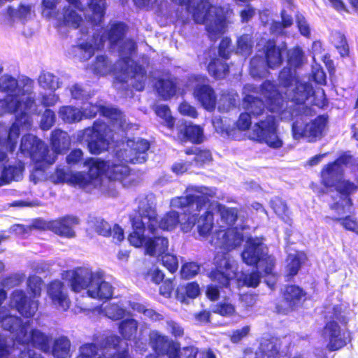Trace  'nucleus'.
Wrapping results in <instances>:
<instances>
[{"mask_svg":"<svg viewBox=\"0 0 358 358\" xmlns=\"http://www.w3.org/2000/svg\"><path fill=\"white\" fill-rule=\"evenodd\" d=\"M213 6L208 0H199L192 7V17L196 23L206 24V29L211 41H216L222 34L224 21L216 18L212 24L210 11Z\"/></svg>","mask_w":358,"mask_h":358,"instance_id":"nucleus-8","label":"nucleus"},{"mask_svg":"<svg viewBox=\"0 0 358 358\" xmlns=\"http://www.w3.org/2000/svg\"><path fill=\"white\" fill-rule=\"evenodd\" d=\"M29 327L21 331L17 336V343L27 347H32L45 353L50 352L52 338L36 328L28 331Z\"/></svg>","mask_w":358,"mask_h":358,"instance_id":"nucleus-12","label":"nucleus"},{"mask_svg":"<svg viewBox=\"0 0 358 358\" xmlns=\"http://www.w3.org/2000/svg\"><path fill=\"white\" fill-rule=\"evenodd\" d=\"M131 62H133V61L129 56L120 57L117 61L120 71L122 73H128L131 68L132 73L131 78L134 79L132 87L138 92H142L145 89V82L148 78L147 72L143 66L137 63L131 66Z\"/></svg>","mask_w":358,"mask_h":358,"instance_id":"nucleus-16","label":"nucleus"},{"mask_svg":"<svg viewBox=\"0 0 358 358\" xmlns=\"http://www.w3.org/2000/svg\"><path fill=\"white\" fill-rule=\"evenodd\" d=\"M128 28L127 24L122 22H113L108 29L105 30L101 37V42L108 41L110 47L117 45L124 38Z\"/></svg>","mask_w":358,"mask_h":358,"instance_id":"nucleus-30","label":"nucleus"},{"mask_svg":"<svg viewBox=\"0 0 358 358\" xmlns=\"http://www.w3.org/2000/svg\"><path fill=\"white\" fill-rule=\"evenodd\" d=\"M207 71L214 78L223 79L229 74V66L224 60L214 57L208 64Z\"/></svg>","mask_w":358,"mask_h":358,"instance_id":"nucleus-37","label":"nucleus"},{"mask_svg":"<svg viewBox=\"0 0 358 358\" xmlns=\"http://www.w3.org/2000/svg\"><path fill=\"white\" fill-rule=\"evenodd\" d=\"M294 70L291 67L282 68L278 74L279 83L284 87L292 86L295 82V87L291 99L293 103V112L295 120L292 125V131L295 138H307L309 142L313 138V109L306 104V101L313 96V89L308 83H301L296 78Z\"/></svg>","mask_w":358,"mask_h":358,"instance_id":"nucleus-2","label":"nucleus"},{"mask_svg":"<svg viewBox=\"0 0 358 358\" xmlns=\"http://www.w3.org/2000/svg\"><path fill=\"white\" fill-rule=\"evenodd\" d=\"M47 294L55 306L64 310H66L69 308L70 300L64 291V285L61 280L50 281L47 286Z\"/></svg>","mask_w":358,"mask_h":358,"instance_id":"nucleus-27","label":"nucleus"},{"mask_svg":"<svg viewBox=\"0 0 358 358\" xmlns=\"http://www.w3.org/2000/svg\"><path fill=\"white\" fill-rule=\"evenodd\" d=\"M185 196H177L171 200V205L185 213L192 210L200 212L216 195L215 192L205 186H192L186 189Z\"/></svg>","mask_w":358,"mask_h":358,"instance_id":"nucleus-5","label":"nucleus"},{"mask_svg":"<svg viewBox=\"0 0 358 358\" xmlns=\"http://www.w3.org/2000/svg\"><path fill=\"white\" fill-rule=\"evenodd\" d=\"M197 84L193 90L194 99L208 111H213L217 103V95L214 89L207 84L208 78L204 76H196L194 77Z\"/></svg>","mask_w":358,"mask_h":358,"instance_id":"nucleus-13","label":"nucleus"},{"mask_svg":"<svg viewBox=\"0 0 358 358\" xmlns=\"http://www.w3.org/2000/svg\"><path fill=\"white\" fill-rule=\"evenodd\" d=\"M87 294L92 299L106 301L113 297V287L103 280L101 273H96L92 287L87 290Z\"/></svg>","mask_w":358,"mask_h":358,"instance_id":"nucleus-26","label":"nucleus"},{"mask_svg":"<svg viewBox=\"0 0 358 358\" xmlns=\"http://www.w3.org/2000/svg\"><path fill=\"white\" fill-rule=\"evenodd\" d=\"M352 155L349 151L344 152L333 162L328 164L322 171V182L327 187H332L336 185L338 175L343 173L342 166H347L352 163Z\"/></svg>","mask_w":358,"mask_h":358,"instance_id":"nucleus-14","label":"nucleus"},{"mask_svg":"<svg viewBox=\"0 0 358 358\" xmlns=\"http://www.w3.org/2000/svg\"><path fill=\"white\" fill-rule=\"evenodd\" d=\"M38 82L39 85L45 90H55L57 87V81L56 77L49 72L41 73Z\"/></svg>","mask_w":358,"mask_h":358,"instance_id":"nucleus-53","label":"nucleus"},{"mask_svg":"<svg viewBox=\"0 0 358 358\" xmlns=\"http://www.w3.org/2000/svg\"><path fill=\"white\" fill-rule=\"evenodd\" d=\"M322 336L329 338L327 348L330 352L339 350L347 345L339 324L334 320H329L326 322L322 329Z\"/></svg>","mask_w":358,"mask_h":358,"instance_id":"nucleus-19","label":"nucleus"},{"mask_svg":"<svg viewBox=\"0 0 358 358\" xmlns=\"http://www.w3.org/2000/svg\"><path fill=\"white\" fill-rule=\"evenodd\" d=\"M65 275L66 278L69 277L67 280L71 289L76 293H79L82 290L91 288L96 273L83 268H77L66 271Z\"/></svg>","mask_w":358,"mask_h":358,"instance_id":"nucleus-17","label":"nucleus"},{"mask_svg":"<svg viewBox=\"0 0 358 358\" xmlns=\"http://www.w3.org/2000/svg\"><path fill=\"white\" fill-rule=\"evenodd\" d=\"M77 223V219L70 216H64L56 220H52L51 231L61 237L73 238L76 233L73 227Z\"/></svg>","mask_w":358,"mask_h":358,"instance_id":"nucleus-29","label":"nucleus"},{"mask_svg":"<svg viewBox=\"0 0 358 358\" xmlns=\"http://www.w3.org/2000/svg\"><path fill=\"white\" fill-rule=\"evenodd\" d=\"M264 255L263 243L256 238H248L241 253L243 262L248 266H257Z\"/></svg>","mask_w":358,"mask_h":358,"instance_id":"nucleus-25","label":"nucleus"},{"mask_svg":"<svg viewBox=\"0 0 358 358\" xmlns=\"http://www.w3.org/2000/svg\"><path fill=\"white\" fill-rule=\"evenodd\" d=\"M181 289L185 292L182 299H195L200 294V287L196 281L187 283L184 286H181L177 289V296H178L179 289Z\"/></svg>","mask_w":358,"mask_h":358,"instance_id":"nucleus-56","label":"nucleus"},{"mask_svg":"<svg viewBox=\"0 0 358 358\" xmlns=\"http://www.w3.org/2000/svg\"><path fill=\"white\" fill-rule=\"evenodd\" d=\"M332 40L335 48L338 51L341 57L349 56V46L345 35L341 31H335L332 34Z\"/></svg>","mask_w":358,"mask_h":358,"instance_id":"nucleus-47","label":"nucleus"},{"mask_svg":"<svg viewBox=\"0 0 358 358\" xmlns=\"http://www.w3.org/2000/svg\"><path fill=\"white\" fill-rule=\"evenodd\" d=\"M122 338L117 334L103 336L96 343H86L81 345L76 358H131L129 345L121 349Z\"/></svg>","mask_w":358,"mask_h":358,"instance_id":"nucleus-3","label":"nucleus"},{"mask_svg":"<svg viewBox=\"0 0 358 358\" xmlns=\"http://www.w3.org/2000/svg\"><path fill=\"white\" fill-rule=\"evenodd\" d=\"M150 342L153 350L157 355H167L168 358L176 357L178 343L169 339L168 336L155 332L150 336Z\"/></svg>","mask_w":358,"mask_h":358,"instance_id":"nucleus-24","label":"nucleus"},{"mask_svg":"<svg viewBox=\"0 0 358 358\" xmlns=\"http://www.w3.org/2000/svg\"><path fill=\"white\" fill-rule=\"evenodd\" d=\"M260 347L263 352L268 355L270 358H278L279 357L280 348L276 343L271 340H266L261 343Z\"/></svg>","mask_w":358,"mask_h":358,"instance_id":"nucleus-64","label":"nucleus"},{"mask_svg":"<svg viewBox=\"0 0 358 358\" xmlns=\"http://www.w3.org/2000/svg\"><path fill=\"white\" fill-rule=\"evenodd\" d=\"M19 150L25 157H29L39 166L50 165L55 162V155H49V147L42 140L30 134L24 135L20 141ZM41 169V167H36Z\"/></svg>","mask_w":358,"mask_h":358,"instance_id":"nucleus-6","label":"nucleus"},{"mask_svg":"<svg viewBox=\"0 0 358 358\" xmlns=\"http://www.w3.org/2000/svg\"><path fill=\"white\" fill-rule=\"evenodd\" d=\"M0 91L7 94L10 98L0 100L2 113H15V122L9 129L3 124H0V145L8 151H15L20 137V130H29L31 127V118L29 111L35 103V99L27 96L24 99H18L24 94V90L18 87L17 80L11 76L6 75L0 78Z\"/></svg>","mask_w":358,"mask_h":358,"instance_id":"nucleus-1","label":"nucleus"},{"mask_svg":"<svg viewBox=\"0 0 358 358\" xmlns=\"http://www.w3.org/2000/svg\"><path fill=\"white\" fill-rule=\"evenodd\" d=\"M177 137L182 143L201 144L204 141L203 129L200 125L182 121L177 126Z\"/></svg>","mask_w":358,"mask_h":358,"instance_id":"nucleus-23","label":"nucleus"},{"mask_svg":"<svg viewBox=\"0 0 358 358\" xmlns=\"http://www.w3.org/2000/svg\"><path fill=\"white\" fill-rule=\"evenodd\" d=\"M200 271V265L196 262H189L182 264L180 276L182 279H190L196 276Z\"/></svg>","mask_w":358,"mask_h":358,"instance_id":"nucleus-55","label":"nucleus"},{"mask_svg":"<svg viewBox=\"0 0 358 358\" xmlns=\"http://www.w3.org/2000/svg\"><path fill=\"white\" fill-rule=\"evenodd\" d=\"M132 231L128 235V241L135 248L145 246L146 237L145 229L154 234L157 231V213L155 208L150 206L138 209L131 218Z\"/></svg>","mask_w":358,"mask_h":358,"instance_id":"nucleus-4","label":"nucleus"},{"mask_svg":"<svg viewBox=\"0 0 358 358\" xmlns=\"http://www.w3.org/2000/svg\"><path fill=\"white\" fill-rule=\"evenodd\" d=\"M282 50L273 39H268L265 42L263 51L264 61L268 68L275 69L282 64Z\"/></svg>","mask_w":358,"mask_h":358,"instance_id":"nucleus-28","label":"nucleus"},{"mask_svg":"<svg viewBox=\"0 0 358 358\" xmlns=\"http://www.w3.org/2000/svg\"><path fill=\"white\" fill-rule=\"evenodd\" d=\"M111 130L103 122L94 121L92 127L84 129L83 138L87 143L89 152L98 155L106 151L110 144Z\"/></svg>","mask_w":358,"mask_h":358,"instance_id":"nucleus-7","label":"nucleus"},{"mask_svg":"<svg viewBox=\"0 0 358 358\" xmlns=\"http://www.w3.org/2000/svg\"><path fill=\"white\" fill-rule=\"evenodd\" d=\"M261 95L266 99L268 110L272 113H280L283 109V99L275 85L264 80L259 87Z\"/></svg>","mask_w":358,"mask_h":358,"instance_id":"nucleus-22","label":"nucleus"},{"mask_svg":"<svg viewBox=\"0 0 358 358\" xmlns=\"http://www.w3.org/2000/svg\"><path fill=\"white\" fill-rule=\"evenodd\" d=\"M30 322H22V320L16 315L7 313L3 310V317L1 319V327L6 331L15 334V340L17 342V336L21 331L29 327Z\"/></svg>","mask_w":358,"mask_h":358,"instance_id":"nucleus-31","label":"nucleus"},{"mask_svg":"<svg viewBox=\"0 0 358 358\" xmlns=\"http://www.w3.org/2000/svg\"><path fill=\"white\" fill-rule=\"evenodd\" d=\"M231 264L227 259L222 257L216 260L215 267L208 273V277L220 288H229L231 280Z\"/></svg>","mask_w":358,"mask_h":358,"instance_id":"nucleus-20","label":"nucleus"},{"mask_svg":"<svg viewBox=\"0 0 358 358\" xmlns=\"http://www.w3.org/2000/svg\"><path fill=\"white\" fill-rule=\"evenodd\" d=\"M243 108L254 117L262 115L265 110L266 106L263 100L251 94H246L243 98Z\"/></svg>","mask_w":358,"mask_h":358,"instance_id":"nucleus-35","label":"nucleus"},{"mask_svg":"<svg viewBox=\"0 0 358 358\" xmlns=\"http://www.w3.org/2000/svg\"><path fill=\"white\" fill-rule=\"evenodd\" d=\"M88 6L92 10L93 20L101 22L106 12V0H89Z\"/></svg>","mask_w":358,"mask_h":358,"instance_id":"nucleus-48","label":"nucleus"},{"mask_svg":"<svg viewBox=\"0 0 358 358\" xmlns=\"http://www.w3.org/2000/svg\"><path fill=\"white\" fill-rule=\"evenodd\" d=\"M169 249V240L166 237L155 236L148 238L145 243V254L152 257H159Z\"/></svg>","mask_w":358,"mask_h":358,"instance_id":"nucleus-33","label":"nucleus"},{"mask_svg":"<svg viewBox=\"0 0 358 358\" xmlns=\"http://www.w3.org/2000/svg\"><path fill=\"white\" fill-rule=\"evenodd\" d=\"M303 57V51L298 47L294 48L287 52V64L289 67L297 68L302 64Z\"/></svg>","mask_w":358,"mask_h":358,"instance_id":"nucleus-57","label":"nucleus"},{"mask_svg":"<svg viewBox=\"0 0 358 358\" xmlns=\"http://www.w3.org/2000/svg\"><path fill=\"white\" fill-rule=\"evenodd\" d=\"M92 71L97 76H105L111 71V63L105 55L96 56L91 66Z\"/></svg>","mask_w":358,"mask_h":358,"instance_id":"nucleus-45","label":"nucleus"},{"mask_svg":"<svg viewBox=\"0 0 358 358\" xmlns=\"http://www.w3.org/2000/svg\"><path fill=\"white\" fill-rule=\"evenodd\" d=\"M60 118L66 123L78 122L82 120L83 113L78 109L69 106L60 108L59 110Z\"/></svg>","mask_w":358,"mask_h":358,"instance_id":"nucleus-44","label":"nucleus"},{"mask_svg":"<svg viewBox=\"0 0 358 358\" xmlns=\"http://www.w3.org/2000/svg\"><path fill=\"white\" fill-rule=\"evenodd\" d=\"M176 348L178 352L177 356L175 358H197L199 352L198 348L194 345H189L180 348V344L177 343Z\"/></svg>","mask_w":358,"mask_h":358,"instance_id":"nucleus-60","label":"nucleus"},{"mask_svg":"<svg viewBox=\"0 0 358 358\" xmlns=\"http://www.w3.org/2000/svg\"><path fill=\"white\" fill-rule=\"evenodd\" d=\"M197 220V230L202 237H208L212 232L214 227V215L210 210H206L198 219L197 214L190 213L185 222L180 224L181 230L188 232L192 230Z\"/></svg>","mask_w":358,"mask_h":358,"instance_id":"nucleus-15","label":"nucleus"},{"mask_svg":"<svg viewBox=\"0 0 358 358\" xmlns=\"http://www.w3.org/2000/svg\"><path fill=\"white\" fill-rule=\"evenodd\" d=\"M162 264L171 273H175L178 268V262L176 255L167 252L160 255Z\"/></svg>","mask_w":358,"mask_h":358,"instance_id":"nucleus-59","label":"nucleus"},{"mask_svg":"<svg viewBox=\"0 0 358 358\" xmlns=\"http://www.w3.org/2000/svg\"><path fill=\"white\" fill-rule=\"evenodd\" d=\"M330 320H334L343 326H346L349 323L350 318L344 314V309L341 304L333 306Z\"/></svg>","mask_w":358,"mask_h":358,"instance_id":"nucleus-58","label":"nucleus"},{"mask_svg":"<svg viewBox=\"0 0 358 358\" xmlns=\"http://www.w3.org/2000/svg\"><path fill=\"white\" fill-rule=\"evenodd\" d=\"M213 312L223 317H230L235 313L236 309L230 303L220 302L215 305Z\"/></svg>","mask_w":358,"mask_h":358,"instance_id":"nucleus-63","label":"nucleus"},{"mask_svg":"<svg viewBox=\"0 0 358 358\" xmlns=\"http://www.w3.org/2000/svg\"><path fill=\"white\" fill-rule=\"evenodd\" d=\"M253 48L252 36L249 34H243L236 41V51L240 54L250 55Z\"/></svg>","mask_w":358,"mask_h":358,"instance_id":"nucleus-49","label":"nucleus"},{"mask_svg":"<svg viewBox=\"0 0 358 358\" xmlns=\"http://www.w3.org/2000/svg\"><path fill=\"white\" fill-rule=\"evenodd\" d=\"M138 322L133 318H127L122 320L118 324V331L122 338V343L120 344L121 349L125 345L122 346L123 339L127 341L134 340L136 336L138 331ZM127 344L124 343V345Z\"/></svg>","mask_w":358,"mask_h":358,"instance_id":"nucleus-34","label":"nucleus"},{"mask_svg":"<svg viewBox=\"0 0 358 358\" xmlns=\"http://www.w3.org/2000/svg\"><path fill=\"white\" fill-rule=\"evenodd\" d=\"M153 87L162 100H171L180 90L178 78L171 73L159 76L155 81Z\"/></svg>","mask_w":358,"mask_h":358,"instance_id":"nucleus-18","label":"nucleus"},{"mask_svg":"<svg viewBox=\"0 0 358 358\" xmlns=\"http://www.w3.org/2000/svg\"><path fill=\"white\" fill-rule=\"evenodd\" d=\"M24 170V164L20 161L17 165L3 166L0 176V186L8 184L12 180H17L22 177Z\"/></svg>","mask_w":358,"mask_h":358,"instance_id":"nucleus-36","label":"nucleus"},{"mask_svg":"<svg viewBox=\"0 0 358 358\" xmlns=\"http://www.w3.org/2000/svg\"><path fill=\"white\" fill-rule=\"evenodd\" d=\"M306 260V256L303 252H297L295 254H289L287 258V275L289 278L295 276Z\"/></svg>","mask_w":358,"mask_h":358,"instance_id":"nucleus-39","label":"nucleus"},{"mask_svg":"<svg viewBox=\"0 0 358 358\" xmlns=\"http://www.w3.org/2000/svg\"><path fill=\"white\" fill-rule=\"evenodd\" d=\"M94 230L100 236L109 237L112 235L111 227L103 219H96L94 223Z\"/></svg>","mask_w":358,"mask_h":358,"instance_id":"nucleus-61","label":"nucleus"},{"mask_svg":"<svg viewBox=\"0 0 358 358\" xmlns=\"http://www.w3.org/2000/svg\"><path fill=\"white\" fill-rule=\"evenodd\" d=\"M83 18L77 11L71 8L70 6H67L63 8L62 10V24L65 26L72 27L73 29H78L81 22Z\"/></svg>","mask_w":358,"mask_h":358,"instance_id":"nucleus-42","label":"nucleus"},{"mask_svg":"<svg viewBox=\"0 0 358 358\" xmlns=\"http://www.w3.org/2000/svg\"><path fill=\"white\" fill-rule=\"evenodd\" d=\"M216 210L220 215L221 220L228 226H233L238 219V210L234 207H227L217 203Z\"/></svg>","mask_w":358,"mask_h":358,"instance_id":"nucleus-41","label":"nucleus"},{"mask_svg":"<svg viewBox=\"0 0 358 358\" xmlns=\"http://www.w3.org/2000/svg\"><path fill=\"white\" fill-rule=\"evenodd\" d=\"M71 342L65 336L55 338L50 352L55 358H66L70 354Z\"/></svg>","mask_w":358,"mask_h":358,"instance_id":"nucleus-38","label":"nucleus"},{"mask_svg":"<svg viewBox=\"0 0 358 358\" xmlns=\"http://www.w3.org/2000/svg\"><path fill=\"white\" fill-rule=\"evenodd\" d=\"M84 164L87 166V171L71 172L70 185L81 188H85L94 185L105 173L107 167V164L105 161L92 157L87 158L85 161Z\"/></svg>","mask_w":358,"mask_h":358,"instance_id":"nucleus-9","label":"nucleus"},{"mask_svg":"<svg viewBox=\"0 0 358 358\" xmlns=\"http://www.w3.org/2000/svg\"><path fill=\"white\" fill-rule=\"evenodd\" d=\"M306 292L297 285L285 286L282 294V301L275 304V313L287 315L300 307L306 299Z\"/></svg>","mask_w":358,"mask_h":358,"instance_id":"nucleus-11","label":"nucleus"},{"mask_svg":"<svg viewBox=\"0 0 358 358\" xmlns=\"http://www.w3.org/2000/svg\"><path fill=\"white\" fill-rule=\"evenodd\" d=\"M252 138L259 143H265L274 149L281 148L283 144L277 135V124L273 115H267L264 120L255 124Z\"/></svg>","mask_w":358,"mask_h":358,"instance_id":"nucleus-10","label":"nucleus"},{"mask_svg":"<svg viewBox=\"0 0 358 358\" xmlns=\"http://www.w3.org/2000/svg\"><path fill=\"white\" fill-rule=\"evenodd\" d=\"M332 220L340 223L346 231L358 235V221L356 218H353L350 215H346L343 217H334Z\"/></svg>","mask_w":358,"mask_h":358,"instance_id":"nucleus-54","label":"nucleus"},{"mask_svg":"<svg viewBox=\"0 0 358 358\" xmlns=\"http://www.w3.org/2000/svg\"><path fill=\"white\" fill-rule=\"evenodd\" d=\"M336 183L337 182L334 187L336 186V191L344 196L343 198V200L345 201V205L348 207H352L353 203L352 199L350 198V194L355 192L357 190L358 187L355 185L352 182L348 180L343 181L338 185H336Z\"/></svg>","mask_w":358,"mask_h":358,"instance_id":"nucleus-46","label":"nucleus"},{"mask_svg":"<svg viewBox=\"0 0 358 358\" xmlns=\"http://www.w3.org/2000/svg\"><path fill=\"white\" fill-rule=\"evenodd\" d=\"M155 112L157 115L164 120L165 125L173 130L175 126V118L171 115L170 108L167 105L157 106Z\"/></svg>","mask_w":358,"mask_h":358,"instance_id":"nucleus-50","label":"nucleus"},{"mask_svg":"<svg viewBox=\"0 0 358 358\" xmlns=\"http://www.w3.org/2000/svg\"><path fill=\"white\" fill-rule=\"evenodd\" d=\"M220 235L222 236L220 245L224 249L231 250L239 245L241 238L236 233H234L231 229H228L220 231L217 234L218 237Z\"/></svg>","mask_w":358,"mask_h":358,"instance_id":"nucleus-43","label":"nucleus"},{"mask_svg":"<svg viewBox=\"0 0 358 358\" xmlns=\"http://www.w3.org/2000/svg\"><path fill=\"white\" fill-rule=\"evenodd\" d=\"M12 301L16 310L25 318L32 317L38 308V301L29 297L22 289L13 292Z\"/></svg>","mask_w":358,"mask_h":358,"instance_id":"nucleus-21","label":"nucleus"},{"mask_svg":"<svg viewBox=\"0 0 358 358\" xmlns=\"http://www.w3.org/2000/svg\"><path fill=\"white\" fill-rule=\"evenodd\" d=\"M50 144L52 150L49 149V155H55L56 160L57 155L69 147V139L67 134L60 129H55L50 134Z\"/></svg>","mask_w":358,"mask_h":358,"instance_id":"nucleus-32","label":"nucleus"},{"mask_svg":"<svg viewBox=\"0 0 358 358\" xmlns=\"http://www.w3.org/2000/svg\"><path fill=\"white\" fill-rule=\"evenodd\" d=\"M271 207L274 213L284 222H291L289 215V210L286 203L281 199H277L271 201Z\"/></svg>","mask_w":358,"mask_h":358,"instance_id":"nucleus-51","label":"nucleus"},{"mask_svg":"<svg viewBox=\"0 0 358 358\" xmlns=\"http://www.w3.org/2000/svg\"><path fill=\"white\" fill-rule=\"evenodd\" d=\"M180 224V214L175 210L166 212L159 220L157 219V229L163 231H172Z\"/></svg>","mask_w":358,"mask_h":358,"instance_id":"nucleus-40","label":"nucleus"},{"mask_svg":"<svg viewBox=\"0 0 358 358\" xmlns=\"http://www.w3.org/2000/svg\"><path fill=\"white\" fill-rule=\"evenodd\" d=\"M329 115L322 114L315 117V141L324 136L327 129Z\"/></svg>","mask_w":358,"mask_h":358,"instance_id":"nucleus-52","label":"nucleus"},{"mask_svg":"<svg viewBox=\"0 0 358 358\" xmlns=\"http://www.w3.org/2000/svg\"><path fill=\"white\" fill-rule=\"evenodd\" d=\"M56 120V115L53 110L51 109H45L42 115L41 126L43 130L50 129Z\"/></svg>","mask_w":358,"mask_h":358,"instance_id":"nucleus-62","label":"nucleus"}]
</instances>
